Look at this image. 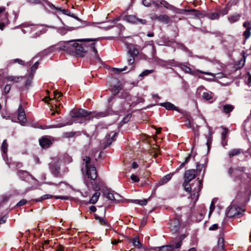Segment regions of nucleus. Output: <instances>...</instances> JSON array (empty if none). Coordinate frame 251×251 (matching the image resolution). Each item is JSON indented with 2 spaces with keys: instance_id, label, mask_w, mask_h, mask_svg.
I'll use <instances>...</instances> for the list:
<instances>
[{
  "instance_id": "nucleus-25",
  "label": "nucleus",
  "mask_w": 251,
  "mask_h": 251,
  "mask_svg": "<svg viewBox=\"0 0 251 251\" xmlns=\"http://www.w3.org/2000/svg\"><path fill=\"white\" fill-rule=\"evenodd\" d=\"M130 242H131L134 246L138 248H140L141 247V244L138 237H135L132 239H130Z\"/></svg>"
},
{
  "instance_id": "nucleus-53",
  "label": "nucleus",
  "mask_w": 251,
  "mask_h": 251,
  "mask_svg": "<svg viewBox=\"0 0 251 251\" xmlns=\"http://www.w3.org/2000/svg\"><path fill=\"white\" fill-rule=\"evenodd\" d=\"M131 118V115H126V116H125L124 119H123L122 120V122L124 123V124H125L127 122H128L130 119Z\"/></svg>"
},
{
  "instance_id": "nucleus-58",
  "label": "nucleus",
  "mask_w": 251,
  "mask_h": 251,
  "mask_svg": "<svg viewBox=\"0 0 251 251\" xmlns=\"http://www.w3.org/2000/svg\"><path fill=\"white\" fill-rule=\"evenodd\" d=\"M243 26L244 27H245L246 29H248L249 27H251V23L249 22H245L244 24H243Z\"/></svg>"
},
{
  "instance_id": "nucleus-63",
  "label": "nucleus",
  "mask_w": 251,
  "mask_h": 251,
  "mask_svg": "<svg viewBox=\"0 0 251 251\" xmlns=\"http://www.w3.org/2000/svg\"><path fill=\"white\" fill-rule=\"evenodd\" d=\"M181 240H180L177 243H176L175 245H173V246H174V248H175L176 249H178L181 246Z\"/></svg>"
},
{
  "instance_id": "nucleus-48",
  "label": "nucleus",
  "mask_w": 251,
  "mask_h": 251,
  "mask_svg": "<svg viewBox=\"0 0 251 251\" xmlns=\"http://www.w3.org/2000/svg\"><path fill=\"white\" fill-rule=\"evenodd\" d=\"M91 160V158L89 156H85L83 159L84 162H85V166L87 168V167L91 166L92 165H89V163Z\"/></svg>"
},
{
  "instance_id": "nucleus-29",
  "label": "nucleus",
  "mask_w": 251,
  "mask_h": 251,
  "mask_svg": "<svg viewBox=\"0 0 251 251\" xmlns=\"http://www.w3.org/2000/svg\"><path fill=\"white\" fill-rule=\"evenodd\" d=\"M17 175L21 177L22 179L25 178L27 176H31L26 171L23 170H19L17 172Z\"/></svg>"
},
{
  "instance_id": "nucleus-19",
  "label": "nucleus",
  "mask_w": 251,
  "mask_h": 251,
  "mask_svg": "<svg viewBox=\"0 0 251 251\" xmlns=\"http://www.w3.org/2000/svg\"><path fill=\"white\" fill-rule=\"evenodd\" d=\"M172 175L170 174L163 176L155 185L156 187L163 185L167 183L172 178Z\"/></svg>"
},
{
  "instance_id": "nucleus-61",
  "label": "nucleus",
  "mask_w": 251,
  "mask_h": 251,
  "mask_svg": "<svg viewBox=\"0 0 251 251\" xmlns=\"http://www.w3.org/2000/svg\"><path fill=\"white\" fill-rule=\"evenodd\" d=\"M74 135L75 133L73 132H69L65 133V136L67 138L72 137Z\"/></svg>"
},
{
  "instance_id": "nucleus-44",
  "label": "nucleus",
  "mask_w": 251,
  "mask_h": 251,
  "mask_svg": "<svg viewBox=\"0 0 251 251\" xmlns=\"http://www.w3.org/2000/svg\"><path fill=\"white\" fill-rule=\"evenodd\" d=\"M202 97L204 99L206 100H210L212 99V94L211 93L204 92L202 94Z\"/></svg>"
},
{
  "instance_id": "nucleus-4",
  "label": "nucleus",
  "mask_w": 251,
  "mask_h": 251,
  "mask_svg": "<svg viewBox=\"0 0 251 251\" xmlns=\"http://www.w3.org/2000/svg\"><path fill=\"white\" fill-rule=\"evenodd\" d=\"M86 41L81 42V43H74L72 44L71 50L72 53L71 54H75L76 55L82 57L84 56L86 52L88 51V46L84 43Z\"/></svg>"
},
{
  "instance_id": "nucleus-64",
  "label": "nucleus",
  "mask_w": 251,
  "mask_h": 251,
  "mask_svg": "<svg viewBox=\"0 0 251 251\" xmlns=\"http://www.w3.org/2000/svg\"><path fill=\"white\" fill-rule=\"evenodd\" d=\"M31 84V79H28L26 82L25 83V87L27 89H28L29 87L30 86Z\"/></svg>"
},
{
  "instance_id": "nucleus-20",
  "label": "nucleus",
  "mask_w": 251,
  "mask_h": 251,
  "mask_svg": "<svg viewBox=\"0 0 251 251\" xmlns=\"http://www.w3.org/2000/svg\"><path fill=\"white\" fill-rule=\"evenodd\" d=\"M159 105L165 107L167 110H175L176 111H179L178 108L170 102L160 103Z\"/></svg>"
},
{
  "instance_id": "nucleus-38",
  "label": "nucleus",
  "mask_w": 251,
  "mask_h": 251,
  "mask_svg": "<svg viewBox=\"0 0 251 251\" xmlns=\"http://www.w3.org/2000/svg\"><path fill=\"white\" fill-rule=\"evenodd\" d=\"M53 94H54V99L56 101H59L61 97L62 96V94L61 92H58V91H54L53 92Z\"/></svg>"
},
{
  "instance_id": "nucleus-46",
  "label": "nucleus",
  "mask_w": 251,
  "mask_h": 251,
  "mask_svg": "<svg viewBox=\"0 0 251 251\" xmlns=\"http://www.w3.org/2000/svg\"><path fill=\"white\" fill-rule=\"evenodd\" d=\"M228 133V130L226 128H223V131L222 133V141H224L225 140V139L226 137V134Z\"/></svg>"
},
{
  "instance_id": "nucleus-35",
  "label": "nucleus",
  "mask_w": 251,
  "mask_h": 251,
  "mask_svg": "<svg viewBox=\"0 0 251 251\" xmlns=\"http://www.w3.org/2000/svg\"><path fill=\"white\" fill-rule=\"evenodd\" d=\"M105 145H104V148H106L109 146L113 141V138L110 137V135H107L105 137Z\"/></svg>"
},
{
  "instance_id": "nucleus-1",
  "label": "nucleus",
  "mask_w": 251,
  "mask_h": 251,
  "mask_svg": "<svg viewBox=\"0 0 251 251\" xmlns=\"http://www.w3.org/2000/svg\"><path fill=\"white\" fill-rule=\"evenodd\" d=\"M114 20H108L107 21H93L92 22H88L86 21L81 20L78 17H71V18L68 20L67 25L63 23V25L66 26L67 28L66 27L61 28L59 30V32L61 35L65 34L68 31H71L73 29L83 27L87 25L100 27L99 25L103 24H112L106 25V26H112L113 24H115Z\"/></svg>"
},
{
  "instance_id": "nucleus-3",
  "label": "nucleus",
  "mask_w": 251,
  "mask_h": 251,
  "mask_svg": "<svg viewBox=\"0 0 251 251\" xmlns=\"http://www.w3.org/2000/svg\"><path fill=\"white\" fill-rule=\"evenodd\" d=\"M90 115H92L93 117H95L96 118L103 117L107 115V114L104 112L92 113L91 112H88V111L82 109H74L71 112V116L72 117L75 118L86 117Z\"/></svg>"
},
{
  "instance_id": "nucleus-17",
  "label": "nucleus",
  "mask_w": 251,
  "mask_h": 251,
  "mask_svg": "<svg viewBox=\"0 0 251 251\" xmlns=\"http://www.w3.org/2000/svg\"><path fill=\"white\" fill-rule=\"evenodd\" d=\"M40 145L44 149L49 148L52 144L51 140L46 137H43L41 139L39 140Z\"/></svg>"
},
{
  "instance_id": "nucleus-60",
  "label": "nucleus",
  "mask_w": 251,
  "mask_h": 251,
  "mask_svg": "<svg viewBox=\"0 0 251 251\" xmlns=\"http://www.w3.org/2000/svg\"><path fill=\"white\" fill-rule=\"evenodd\" d=\"M152 2L156 7L158 6L161 3L160 0H152Z\"/></svg>"
},
{
  "instance_id": "nucleus-8",
  "label": "nucleus",
  "mask_w": 251,
  "mask_h": 251,
  "mask_svg": "<svg viewBox=\"0 0 251 251\" xmlns=\"http://www.w3.org/2000/svg\"><path fill=\"white\" fill-rule=\"evenodd\" d=\"M245 170L244 167H237L235 168H230L228 171V174L234 177L235 179H241V176Z\"/></svg>"
},
{
  "instance_id": "nucleus-51",
  "label": "nucleus",
  "mask_w": 251,
  "mask_h": 251,
  "mask_svg": "<svg viewBox=\"0 0 251 251\" xmlns=\"http://www.w3.org/2000/svg\"><path fill=\"white\" fill-rule=\"evenodd\" d=\"M126 66L124 68H122V69L113 68H112V70L113 71L116 72V73H120L122 71H126Z\"/></svg>"
},
{
  "instance_id": "nucleus-45",
  "label": "nucleus",
  "mask_w": 251,
  "mask_h": 251,
  "mask_svg": "<svg viewBox=\"0 0 251 251\" xmlns=\"http://www.w3.org/2000/svg\"><path fill=\"white\" fill-rule=\"evenodd\" d=\"M127 55L128 56L127 60L128 63L129 65L133 64L135 61V59H134L135 56H134L132 55L128 54H127Z\"/></svg>"
},
{
  "instance_id": "nucleus-37",
  "label": "nucleus",
  "mask_w": 251,
  "mask_h": 251,
  "mask_svg": "<svg viewBox=\"0 0 251 251\" xmlns=\"http://www.w3.org/2000/svg\"><path fill=\"white\" fill-rule=\"evenodd\" d=\"M218 245L219 248L221 250H224V239L223 237H219L218 241Z\"/></svg>"
},
{
  "instance_id": "nucleus-24",
  "label": "nucleus",
  "mask_w": 251,
  "mask_h": 251,
  "mask_svg": "<svg viewBox=\"0 0 251 251\" xmlns=\"http://www.w3.org/2000/svg\"><path fill=\"white\" fill-rule=\"evenodd\" d=\"M152 20H157L164 24H168L169 21V17H154Z\"/></svg>"
},
{
  "instance_id": "nucleus-52",
  "label": "nucleus",
  "mask_w": 251,
  "mask_h": 251,
  "mask_svg": "<svg viewBox=\"0 0 251 251\" xmlns=\"http://www.w3.org/2000/svg\"><path fill=\"white\" fill-rule=\"evenodd\" d=\"M130 178L134 182H138L139 181V177L133 174L131 176Z\"/></svg>"
},
{
  "instance_id": "nucleus-7",
  "label": "nucleus",
  "mask_w": 251,
  "mask_h": 251,
  "mask_svg": "<svg viewBox=\"0 0 251 251\" xmlns=\"http://www.w3.org/2000/svg\"><path fill=\"white\" fill-rule=\"evenodd\" d=\"M245 210L242 208L233 205L229 208L227 213V216L229 218H238L243 215Z\"/></svg>"
},
{
  "instance_id": "nucleus-31",
  "label": "nucleus",
  "mask_w": 251,
  "mask_h": 251,
  "mask_svg": "<svg viewBox=\"0 0 251 251\" xmlns=\"http://www.w3.org/2000/svg\"><path fill=\"white\" fill-rule=\"evenodd\" d=\"M159 251H174V246L167 245L159 247Z\"/></svg>"
},
{
  "instance_id": "nucleus-14",
  "label": "nucleus",
  "mask_w": 251,
  "mask_h": 251,
  "mask_svg": "<svg viewBox=\"0 0 251 251\" xmlns=\"http://www.w3.org/2000/svg\"><path fill=\"white\" fill-rule=\"evenodd\" d=\"M197 188H195L192 191V194L191 195L192 199H194L195 201H197L199 196V192L201 191L202 188V180H199L197 182Z\"/></svg>"
},
{
  "instance_id": "nucleus-30",
  "label": "nucleus",
  "mask_w": 251,
  "mask_h": 251,
  "mask_svg": "<svg viewBox=\"0 0 251 251\" xmlns=\"http://www.w3.org/2000/svg\"><path fill=\"white\" fill-rule=\"evenodd\" d=\"M8 24V20L6 17L0 19V29L3 30L5 26Z\"/></svg>"
},
{
  "instance_id": "nucleus-5",
  "label": "nucleus",
  "mask_w": 251,
  "mask_h": 251,
  "mask_svg": "<svg viewBox=\"0 0 251 251\" xmlns=\"http://www.w3.org/2000/svg\"><path fill=\"white\" fill-rule=\"evenodd\" d=\"M177 66L181 69V70L182 71H183L185 73H188V74H190L194 75H197L199 78H202L203 79L207 80V79L205 77H204V76H202L199 75L198 74V73L209 75L213 76V77L215 76V75L214 74H213V73H211L210 72H208L202 71L200 70H197L196 71H194V72L192 71L190 67H189L184 64H181V63H178Z\"/></svg>"
},
{
  "instance_id": "nucleus-11",
  "label": "nucleus",
  "mask_w": 251,
  "mask_h": 251,
  "mask_svg": "<svg viewBox=\"0 0 251 251\" xmlns=\"http://www.w3.org/2000/svg\"><path fill=\"white\" fill-rule=\"evenodd\" d=\"M196 176V170L194 169H190L185 171L184 179L186 182H190L192 179L195 178Z\"/></svg>"
},
{
  "instance_id": "nucleus-18",
  "label": "nucleus",
  "mask_w": 251,
  "mask_h": 251,
  "mask_svg": "<svg viewBox=\"0 0 251 251\" xmlns=\"http://www.w3.org/2000/svg\"><path fill=\"white\" fill-rule=\"evenodd\" d=\"M52 198H55L56 199H61V200H67L69 199V197L68 196H54L51 195L49 194H46L42 196L41 198L38 199L36 201H40L43 200H47L49 199H51Z\"/></svg>"
},
{
  "instance_id": "nucleus-59",
  "label": "nucleus",
  "mask_w": 251,
  "mask_h": 251,
  "mask_svg": "<svg viewBox=\"0 0 251 251\" xmlns=\"http://www.w3.org/2000/svg\"><path fill=\"white\" fill-rule=\"evenodd\" d=\"M204 168V166L202 164H198L197 166V171L201 172L203 168Z\"/></svg>"
},
{
  "instance_id": "nucleus-28",
  "label": "nucleus",
  "mask_w": 251,
  "mask_h": 251,
  "mask_svg": "<svg viewBox=\"0 0 251 251\" xmlns=\"http://www.w3.org/2000/svg\"><path fill=\"white\" fill-rule=\"evenodd\" d=\"M234 109V106L231 104H225L223 106V110L226 113H229Z\"/></svg>"
},
{
  "instance_id": "nucleus-57",
  "label": "nucleus",
  "mask_w": 251,
  "mask_h": 251,
  "mask_svg": "<svg viewBox=\"0 0 251 251\" xmlns=\"http://www.w3.org/2000/svg\"><path fill=\"white\" fill-rule=\"evenodd\" d=\"M230 23H233L238 20L237 17H229L228 19Z\"/></svg>"
},
{
  "instance_id": "nucleus-55",
  "label": "nucleus",
  "mask_w": 251,
  "mask_h": 251,
  "mask_svg": "<svg viewBox=\"0 0 251 251\" xmlns=\"http://www.w3.org/2000/svg\"><path fill=\"white\" fill-rule=\"evenodd\" d=\"M26 202H27V201L26 200H22L17 203V206H21L25 204Z\"/></svg>"
},
{
  "instance_id": "nucleus-13",
  "label": "nucleus",
  "mask_w": 251,
  "mask_h": 251,
  "mask_svg": "<svg viewBox=\"0 0 251 251\" xmlns=\"http://www.w3.org/2000/svg\"><path fill=\"white\" fill-rule=\"evenodd\" d=\"M180 221L177 218H175L171 220L170 223V228L174 232H177L180 228Z\"/></svg>"
},
{
  "instance_id": "nucleus-32",
  "label": "nucleus",
  "mask_w": 251,
  "mask_h": 251,
  "mask_svg": "<svg viewBox=\"0 0 251 251\" xmlns=\"http://www.w3.org/2000/svg\"><path fill=\"white\" fill-rule=\"evenodd\" d=\"M95 217L97 220L99 221V222H100V224L103 225H107V222L104 218L100 217L97 214L95 215Z\"/></svg>"
},
{
  "instance_id": "nucleus-22",
  "label": "nucleus",
  "mask_w": 251,
  "mask_h": 251,
  "mask_svg": "<svg viewBox=\"0 0 251 251\" xmlns=\"http://www.w3.org/2000/svg\"><path fill=\"white\" fill-rule=\"evenodd\" d=\"M59 169L60 167L57 163H53L50 165V170L55 175H57L58 174Z\"/></svg>"
},
{
  "instance_id": "nucleus-42",
  "label": "nucleus",
  "mask_w": 251,
  "mask_h": 251,
  "mask_svg": "<svg viewBox=\"0 0 251 251\" xmlns=\"http://www.w3.org/2000/svg\"><path fill=\"white\" fill-rule=\"evenodd\" d=\"M189 182H186L185 181H184L183 185L184 187V189L186 192H190L192 190V188Z\"/></svg>"
},
{
  "instance_id": "nucleus-41",
  "label": "nucleus",
  "mask_w": 251,
  "mask_h": 251,
  "mask_svg": "<svg viewBox=\"0 0 251 251\" xmlns=\"http://www.w3.org/2000/svg\"><path fill=\"white\" fill-rule=\"evenodd\" d=\"M72 122H70V123L68 122L66 124H58L56 125L51 126L50 127L51 128H60V127H63L66 125H72Z\"/></svg>"
},
{
  "instance_id": "nucleus-39",
  "label": "nucleus",
  "mask_w": 251,
  "mask_h": 251,
  "mask_svg": "<svg viewBox=\"0 0 251 251\" xmlns=\"http://www.w3.org/2000/svg\"><path fill=\"white\" fill-rule=\"evenodd\" d=\"M153 72V70H146L140 74L139 76L142 77H144V76H147V75H149V74L152 73Z\"/></svg>"
},
{
  "instance_id": "nucleus-2",
  "label": "nucleus",
  "mask_w": 251,
  "mask_h": 251,
  "mask_svg": "<svg viewBox=\"0 0 251 251\" xmlns=\"http://www.w3.org/2000/svg\"><path fill=\"white\" fill-rule=\"evenodd\" d=\"M97 39H77L74 40H70L68 41H64L61 42L59 45H56L54 47H50L47 50H49V51H51L53 50V48H55V50H65L66 52L69 53V54H71L72 53V50H71L72 44L70 43L73 42H83V41H96Z\"/></svg>"
},
{
  "instance_id": "nucleus-15",
  "label": "nucleus",
  "mask_w": 251,
  "mask_h": 251,
  "mask_svg": "<svg viewBox=\"0 0 251 251\" xmlns=\"http://www.w3.org/2000/svg\"><path fill=\"white\" fill-rule=\"evenodd\" d=\"M86 175L88 177H90L92 180H95L97 177L96 167L94 166L87 167L86 168Z\"/></svg>"
},
{
  "instance_id": "nucleus-16",
  "label": "nucleus",
  "mask_w": 251,
  "mask_h": 251,
  "mask_svg": "<svg viewBox=\"0 0 251 251\" xmlns=\"http://www.w3.org/2000/svg\"><path fill=\"white\" fill-rule=\"evenodd\" d=\"M106 195V197L111 201H112L115 202H119L121 201L120 198L121 196L117 193H114L113 192L108 191Z\"/></svg>"
},
{
  "instance_id": "nucleus-10",
  "label": "nucleus",
  "mask_w": 251,
  "mask_h": 251,
  "mask_svg": "<svg viewBox=\"0 0 251 251\" xmlns=\"http://www.w3.org/2000/svg\"><path fill=\"white\" fill-rule=\"evenodd\" d=\"M124 20L134 24L144 25L146 23V21L144 19L137 18V17H123Z\"/></svg>"
},
{
  "instance_id": "nucleus-56",
  "label": "nucleus",
  "mask_w": 251,
  "mask_h": 251,
  "mask_svg": "<svg viewBox=\"0 0 251 251\" xmlns=\"http://www.w3.org/2000/svg\"><path fill=\"white\" fill-rule=\"evenodd\" d=\"M142 3L146 7H149L151 4V2L148 0H142Z\"/></svg>"
},
{
  "instance_id": "nucleus-6",
  "label": "nucleus",
  "mask_w": 251,
  "mask_h": 251,
  "mask_svg": "<svg viewBox=\"0 0 251 251\" xmlns=\"http://www.w3.org/2000/svg\"><path fill=\"white\" fill-rule=\"evenodd\" d=\"M176 14L181 15H190L191 16H207L203 11H200L194 9H177L173 8Z\"/></svg>"
},
{
  "instance_id": "nucleus-40",
  "label": "nucleus",
  "mask_w": 251,
  "mask_h": 251,
  "mask_svg": "<svg viewBox=\"0 0 251 251\" xmlns=\"http://www.w3.org/2000/svg\"><path fill=\"white\" fill-rule=\"evenodd\" d=\"M122 89V87L121 85L117 84L114 86L113 90V93L114 95L117 94L119 91Z\"/></svg>"
},
{
  "instance_id": "nucleus-43",
  "label": "nucleus",
  "mask_w": 251,
  "mask_h": 251,
  "mask_svg": "<svg viewBox=\"0 0 251 251\" xmlns=\"http://www.w3.org/2000/svg\"><path fill=\"white\" fill-rule=\"evenodd\" d=\"M251 27H249L248 29H246L244 32L243 35L246 39H248L250 37L251 34Z\"/></svg>"
},
{
  "instance_id": "nucleus-54",
  "label": "nucleus",
  "mask_w": 251,
  "mask_h": 251,
  "mask_svg": "<svg viewBox=\"0 0 251 251\" xmlns=\"http://www.w3.org/2000/svg\"><path fill=\"white\" fill-rule=\"evenodd\" d=\"M191 157V154H189L187 157L185 159V160L184 162H183L182 163H181L179 166L180 168H182L185 164L187 163V162H188V161H189L190 160V158Z\"/></svg>"
},
{
  "instance_id": "nucleus-33",
  "label": "nucleus",
  "mask_w": 251,
  "mask_h": 251,
  "mask_svg": "<svg viewBox=\"0 0 251 251\" xmlns=\"http://www.w3.org/2000/svg\"><path fill=\"white\" fill-rule=\"evenodd\" d=\"M8 63H9V65H12L13 64H15V63H18L19 64L24 65V61L20 59L16 58V59L10 60L8 62Z\"/></svg>"
},
{
  "instance_id": "nucleus-21",
  "label": "nucleus",
  "mask_w": 251,
  "mask_h": 251,
  "mask_svg": "<svg viewBox=\"0 0 251 251\" xmlns=\"http://www.w3.org/2000/svg\"><path fill=\"white\" fill-rule=\"evenodd\" d=\"M23 76H14V75H7L5 77V79L8 81L12 82L13 83H18L20 81V79H22Z\"/></svg>"
},
{
  "instance_id": "nucleus-62",
  "label": "nucleus",
  "mask_w": 251,
  "mask_h": 251,
  "mask_svg": "<svg viewBox=\"0 0 251 251\" xmlns=\"http://www.w3.org/2000/svg\"><path fill=\"white\" fill-rule=\"evenodd\" d=\"M218 225L217 224H214L209 227V229L210 230H214L218 229Z\"/></svg>"
},
{
  "instance_id": "nucleus-47",
  "label": "nucleus",
  "mask_w": 251,
  "mask_h": 251,
  "mask_svg": "<svg viewBox=\"0 0 251 251\" xmlns=\"http://www.w3.org/2000/svg\"><path fill=\"white\" fill-rule=\"evenodd\" d=\"M135 203H137L141 205H146L147 203V200L144 199L143 200H135Z\"/></svg>"
},
{
  "instance_id": "nucleus-23",
  "label": "nucleus",
  "mask_w": 251,
  "mask_h": 251,
  "mask_svg": "<svg viewBox=\"0 0 251 251\" xmlns=\"http://www.w3.org/2000/svg\"><path fill=\"white\" fill-rule=\"evenodd\" d=\"M241 152L240 149H233L228 152V155L230 158H231L235 155L240 154Z\"/></svg>"
},
{
  "instance_id": "nucleus-50",
  "label": "nucleus",
  "mask_w": 251,
  "mask_h": 251,
  "mask_svg": "<svg viewBox=\"0 0 251 251\" xmlns=\"http://www.w3.org/2000/svg\"><path fill=\"white\" fill-rule=\"evenodd\" d=\"M11 89V86L9 84H6L4 88V92L5 94H8Z\"/></svg>"
},
{
  "instance_id": "nucleus-34",
  "label": "nucleus",
  "mask_w": 251,
  "mask_h": 251,
  "mask_svg": "<svg viewBox=\"0 0 251 251\" xmlns=\"http://www.w3.org/2000/svg\"><path fill=\"white\" fill-rule=\"evenodd\" d=\"M7 147H8V144L7 143V140L6 139L4 140L1 147V149L2 151L6 153L7 151Z\"/></svg>"
},
{
  "instance_id": "nucleus-12",
  "label": "nucleus",
  "mask_w": 251,
  "mask_h": 251,
  "mask_svg": "<svg viewBox=\"0 0 251 251\" xmlns=\"http://www.w3.org/2000/svg\"><path fill=\"white\" fill-rule=\"evenodd\" d=\"M18 120L22 125L26 122L25 110L22 105H20L18 109Z\"/></svg>"
},
{
  "instance_id": "nucleus-9",
  "label": "nucleus",
  "mask_w": 251,
  "mask_h": 251,
  "mask_svg": "<svg viewBox=\"0 0 251 251\" xmlns=\"http://www.w3.org/2000/svg\"><path fill=\"white\" fill-rule=\"evenodd\" d=\"M49 5L50 7V8L54 10V11L52 12L53 14L65 15L67 16H74V14L70 15V13L67 10L55 7L51 3L49 4Z\"/></svg>"
},
{
  "instance_id": "nucleus-49",
  "label": "nucleus",
  "mask_w": 251,
  "mask_h": 251,
  "mask_svg": "<svg viewBox=\"0 0 251 251\" xmlns=\"http://www.w3.org/2000/svg\"><path fill=\"white\" fill-rule=\"evenodd\" d=\"M211 142H212V133H211L210 130L209 129V136L207 139V143H206L208 148H209V146H210V144L211 143Z\"/></svg>"
},
{
  "instance_id": "nucleus-27",
  "label": "nucleus",
  "mask_w": 251,
  "mask_h": 251,
  "mask_svg": "<svg viewBox=\"0 0 251 251\" xmlns=\"http://www.w3.org/2000/svg\"><path fill=\"white\" fill-rule=\"evenodd\" d=\"M100 196V192H96L93 196L91 197V199H90V203L92 204L96 203Z\"/></svg>"
},
{
  "instance_id": "nucleus-26",
  "label": "nucleus",
  "mask_w": 251,
  "mask_h": 251,
  "mask_svg": "<svg viewBox=\"0 0 251 251\" xmlns=\"http://www.w3.org/2000/svg\"><path fill=\"white\" fill-rule=\"evenodd\" d=\"M95 43H92L90 45L89 47L91 49L92 51L94 52L95 58L99 61L100 60V58L98 55V51L95 48Z\"/></svg>"
},
{
  "instance_id": "nucleus-36",
  "label": "nucleus",
  "mask_w": 251,
  "mask_h": 251,
  "mask_svg": "<svg viewBox=\"0 0 251 251\" xmlns=\"http://www.w3.org/2000/svg\"><path fill=\"white\" fill-rule=\"evenodd\" d=\"M128 54L132 55L134 56H137L139 54V52L137 49L136 48H130L128 52Z\"/></svg>"
}]
</instances>
